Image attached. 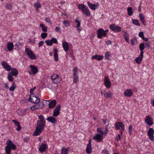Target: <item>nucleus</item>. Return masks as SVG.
Segmentation results:
<instances>
[{"label": "nucleus", "instance_id": "obj_1", "mask_svg": "<svg viewBox=\"0 0 154 154\" xmlns=\"http://www.w3.org/2000/svg\"><path fill=\"white\" fill-rule=\"evenodd\" d=\"M45 126V121H38L36 130L33 134V135L37 136L41 133Z\"/></svg>", "mask_w": 154, "mask_h": 154}, {"label": "nucleus", "instance_id": "obj_2", "mask_svg": "<svg viewBox=\"0 0 154 154\" xmlns=\"http://www.w3.org/2000/svg\"><path fill=\"white\" fill-rule=\"evenodd\" d=\"M7 146L5 147L6 154H11V150H15L17 147L10 140H8L6 142Z\"/></svg>", "mask_w": 154, "mask_h": 154}, {"label": "nucleus", "instance_id": "obj_3", "mask_svg": "<svg viewBox=\"0 0 154 154\" xmlns=\"http://www.w3.org/2000/svg\"><path fill=\"white\" fill-rule=\"evenodd\" d=\"M78 7L79 9L82 10L84 14L86 16L89 17L90 16L91 14L88 8L85 5L79 4Z\"/></svg>", "mask_w": 154, "mask_h": 154}, {"label": "nucleus", "instance_id": "obj_4", "mask_svg": "<svg viewBox=\"0 0 154 154\" xmlns=\"http://www.w3.org/2000/svg\"><path fill=\"white\" fill-rule=\"evenodd\" d=\"M25 52L28 57L30 59L35 60L36 59L35 55L33 53V51L28 48H26L25 50Z\"/></svg>", "mask_w": 154, "mask_h": 154}, {"label": "nucleus", "instance_id": "obj_5", "mask_svg": "<svg viewBox=\"0 0 154 154\" xmlns=\"http://www.w3.org/2000/svg\"><path fill=\"white\" fill-rule=\"evenodd\" d=\"M28 101L35 104H38L40 101V99L38 97L35 96L34 94L30 95L28 98Z\"/></svg>", "mask_w": 154, "mask_h": 154}, {"label": "nucleus", "instance_id": "obj_6", "mask_svg": "<svg viewBox=\"0 0 154 154\" xmlns=\"http://www.w3.org/2000/svg\"><path fill=\"white\" fill-rule=\"evenodd\" d=\"M115 126L117 130L119 129L120 128H121V134H122V132L125 130V126L123 123L121 122H118L115 124Z\"/></svg>", "mask_w": 154, "mask_h": 154}, {"label": "nucleus", "instance_id": "obj_7", "mask_svg": "<svg viewBox=\"0 0 154 154\" xmlns=\"http://www.w3.org/2000/svg\"><path fill=\"white\" fill-rule=\"evenodd\" d=\"M154 130L153 128H150L148 131V135L149 139L152 141H154Z\"/></svg>", "mask_w": 154, "mask_h": 154}, {"label": "nucleus", "instance_id": "obj_8", "mask_svg": "<svg viewBox=\"0 0 154 154\" xmlns=\"http://www.w3.org/2000/svg\"><path fill=\"white\" fill-rule=\"evenodd\" d=\"M110 28L113 31L116 32H119L121 31L122 28L121 27L116 26L115 24H112L110 25Z\"/></svg>", "mask_w": 154, "mask_h": 154}, {"label": "nucleus", "instance_id": "obj_9", "mask_svg": "<svg viewBox=\"0 0 154 154\" xmlns=\"http://www.w3.org/2000/svg\"><path fill=\"white\" fill-rule=\"evenodd\" d=\"M97 37L99 38H102V36H105L106 34L105 33L103 29H100L97 31Z\"/></svg>", "mask_w": 154, "mask_h": 154}, {"label": "nucleus", "instance_id": "obj_10", "mask_svg": "<svg viewBox=\"0 0 154 154\" xmlns=\"http://www.w3.org/2000/svg\"><path fill=\"white\" fill-rule=\"evenodd\" d=\"M60 107L61 105L60 104H58L56 106L55 109L54 110V112L53 114V115L54 116H57L60 114Z\"/></svg>", "mask_w": 154, "mask_h": 154}, {"label": "nucleus", "instance_id": "obj_11", "mask_svg": "<svg viewBox=\"0 0 154 154\" xmlns=\"http://www.w3.org/2000/svg\"><path fill=\"white\" fill-rule=\"evenodd\" d=\"M104 85L107 88H110L111 86V83L108 77L106 76L104 78Z\"/></svg>", "mask_w": 154, "mask_h": 154}, {"label": "nucleus", "instance_id": "obj_12", "mask_svg": "<svg viewBox=\"0 0 154 154\" xmlns=\"http://www.w3.org/2000/svg\"><path fill=\"white\" fill-rule=\"evenodd\" d=\"M103 135L99 134H97L93 137V139L98 142H100L103 139Z\"/></svg>", "mask_w": 154, "mask_h": 154}, {"label": "nucleus", "instance_id": "obj_13", "mask_svg": "<svg viewBox=\"0 0 154 154\" xmlns=\"http://www.w3.org/2000/svg\"><path fill=\"white\" fill-rule=\"evenodd\" d=\"M2 65L5 69L8 71H10L12 69L11 66L5 61H2Z\"/></svg>", "mask_w": 154, "mask_h": 154}, {"label": "nucleus", "instance_id": "obj_14", "mask_svg": "<svg viewBox=\"0 0 154 154\" xmlns=\"http://www.w3.org/2000/svg\"><path fill=\"white\" fill-rule=\"evenodd\" d=\"M145 121L149 125L151 126L153 124V119L148 116H146Z\"/></svg>", "mask_w": 154, "mask_h": 154}, {"label": "nucleus", "instance_id": "obj_15", "mask_svg": "<svg viewBox=\"0 0 154 154\" xmlns=\"http://www.w3.org/2000/svg\"><path fill=\"white\" fill-rule=\"evenodd\" d=\"M91 152V139H90L89 140L88 143L87 145L86 152L88 154H90Z\"/></svg>", "mask_w": 154, "mask_h": 154}, {"label": "nucleus", "instance_id": "obj_16", "mask_svg": "<svg viewBox=\"0 0 154 154\" xmlns=\"http://www.w3.org/2000/svg\"><path fill=\"white\" fill-rule=\"evenodd\" d=\"M124 95L127 97H130L132 95V92L130 89H127L124 92Z\"/></svg>", "mask_w": 154, "mask_h": 154}, {"label": "nucleus", "instance_id": "obj_17", "mask_svg": "<svg viewBox=\"0 0 154 154\" xmlns=\"http://www.w3.org/2000/svg\"><path fill=\"white\" fill-rule=\"evenodd\" d=\"M46 119L48 121L53 124L56 123L57 121L56 118L53 116H49Z\"/></svg>", "mask_w": 154, "mask_h": 154}, {"label": "nucleus", "instance_id": "obj_18", "mask_svg": "<svg viewBox=\"0 0 154 154\" xmlns=\"http://www.w3.org/2000/svg\"><path fill=\"white\" fill-rule=\"evenodd\" d=\"M30 67L33 74H35L38 72V69L37 67L34 65H31L30 66Z\"/></svg>", "mask_w": 154, "mask_h": 154}, {"label": "nucleus", "instance_id": "obj_19", "mask_svg": "<svg viewBox=\"0 0 154 154\" xmlns=\"http://www.w3.org/2000/svg\"><path fill=\"white\" fill-rule=\"evenodd\" d=\"M62 46L64 51L67 52L69 50V45L67 42H64L62 43Z\"/></svg>", "mask_w": 154, "mask_h": 154}, {"label": "nucleus", "instance_id": "obj_20", "mask_svg": "<svg viewBox=\"0 0 154 154\" xmlns=\"http://www.w3.org/2000/svg\"><path fill=\"white\" fill-rule=\"evenodd\" d=\"M143 57V54H140L139 56L135 59V61L136 63L138 64H140L142 61Z\"/></svg>", "mask_w": 154, "mask_h": 154}, {"label": "nucleus", "instance_id": "obj_21", "mask_svg": "<svg viewBox=\"0 0 154 154\" xmlns=\"http://www.w3.org/2000/svg\"><path fill=\"white\" fill-rule=\"evenodd\" d=\"M92 59H96L98 60H101L103 58V56L96 54L92 57Z\"/></svg>", "mask_w": 154, "mask_h": 154}, {"label": "nucleus", "instance_id": "obj_22", "mask_svg": "<svg viewBox=\"0 0 154 154\" xmlns=\"http://www.w3.org/2000/svg\"><path fill=\"white\" fill-rule=\"evenodd\" d=\"M47 146V145L43 143L41 145L40 148L39 149V151L41 152H44Z\"/></svg>", "mask_w": 154, "mask_h": 154}, {"label": "nucleus", "instance_id": "obj_23", "mask_svg": "<svg viewBox=\"0 0 154 154\" xmlns=\"http://www.w3.org/2000/svg\"><path fill=\"white\" fill-rule=\"evenodd\" d=\"M12 122L14 123L15 125H16L18 127V128L16 129V130L17 131H20L21 129V127L20 126L19 122L15 120H12Z\"/></svg>", "mask_w": 154, "mask_h": 154}, {"label": "nucleus", "instance_id": "obj_24", "mask_svg": "<svg viewBox=\"0 0 154 154\" xmlns=\"http://www.w3.org/2000/svg\"><path fill=\"white\" fill-rule=\"evenodd\" d=\"M54 59L55 61L57 62L58 60V56L57 54L58 52L57 50V49L55 48L54 49Z\"/></svg>", "mask_w": 154, "mask_h": 154}, {"label": "nucleus", "instance_id": "obj_25", "mask_svg": "<svg viewBox=\"0 0 154 154\" xmlns=\"http://www.w3.org/2000/svg\"><path fill=\"white\" fill-rule=\"evenodd\" d=\"M56 104V101L55 100H53L51 101L49 104V108H53L54 107Z\"/></svg>", "mask_w": 154, "mask_h": 154}, {"label": "nucleus", "instance_id": "obj_26", "mask_svg": "<svg viewBox=\"0 0 154 154\" xmlns=\"http://www.w3.org/2000/svg\"><path fill=\"white\" fill-rule=\"evenodd\" d=\"M88 4L89 8L92 10H95L97 8V6L94 4H92L89 2H88Z\"/></svg>", "mask_w": 154, "mask_h": 154}, {"label": "nucleus", "instance_id": "obj_27", "mask_svg": "<svg viewBox=\"0 0 154 154\" xmlns=\"http://www.w3.org/2000/svg\"><path fill=\"white\" fill-rule=\"evenodd\" d=\"M11 70V74L13 76H16L18 74V72L17 69L15 68H12Z\"/></svg>", "mask_w": 154, "mask_h": 154}, {"label": "nucleus", "instance_id": "obj_28", "mask_svg": "<svg viewBox=\"0 0 154 154\" xmlns=\"http://www.w3.org/2000/svg\"><path fill=\"white\" fill-rule=\"evenodd\" d=\"M139 48L140 51V54H143V50L145 49V43H142L140 44L139 45Z\"/></svg>", "mask_w": 154, "mask_h": 154}, {"label": "nucleus", "instance_id": "obj_29", "mask_svg": "<svg viewBox=\"0 0 154 154\" xmlns=\"http://www.w3.org/2000/svg\"><path fill=\"white\" fill-rule=\"evenodd\" d=\"M73 82L75 84L77 83V81L79 80V76L78 74H73Z\"/></svg>", "mask_w": 154, "mask_h": 154}, {"label": "nucleus", "instance_id": "obj_30", "mask_svg": "<svg viewBox=\"0 0 154 154\" xmlns=\"http://www.w3.org/2000/svg\"><path fill=\"white\" fill-rule=\"evenodd\" d=\"M7 48L9 51L13 50L14 48V45L12 42L8 43L7 45Z\"/></svg>", "mask_w": 154, "mask_h": 154}, {"label": "nucleus", "instance_id": "obj_31", "mask_svg": "<svg viewBox=\"0 0 154 154\" xmlns=\"http://www.w3.org/2000/svg\"><path fill=\"white\" fill-rule=\"evenodd\" d=\"M127 11H128V14L130 16H131L132 15L133 12V9L131 7H128L127 9Z\"/></svg>", "mask_w": 154, "mask_h": 154}, {"label": "nucleus", "instance_id": "obj_32", "mask_svg": "<svg viewBox=\"0 0 154 154\" xmlns=\"http://www.w3.org/2000/svg\"><path fill=\"white\" fill-rule=\"evenodd\" d=\"M112 96V94L110 91H109L106 93L104 97L107 99L111 98Z\"/></svg>", "mask_w": 154, "mask_h": 154}, {"label": "nucleus", "instance_id": "obj_33", "mask_svg": "<svg viewBox=\"0 0 154 154\" xmlns=\"http://www.w3.org/2000/svg\"><path fill=\"white\" fill-rule=\"evenodd\" d=\"M40 26L42 28V30L43 32H45L47 31V27H46L44 24H40Z\"/></svg>", "mask_w": 154, "mask_h": 154}, {"label": "nucleus", "instance_id": "obj_34", "mask_svg": "<svg viewBox=\"0 0 154 154\" xmlns=\"http://www.w3.org/2000/svg\"><path fill=\"white\" fill-rule=\"evenodd\" d=\"M12 75H12V74H11V72H9L8 73V80L9 81H13L14 79L12 76Z\"/></svg>", "mask_w": 154, "mask_h": 154}, {"label": "nucleus", "instance_id": "obj_35", "mask_svg": "<svg viewBox=\"0 0 154 154\" xmlns=\"http://www.w3.org/2000/svg\"><path fill=\"white\" fill-rule=\"evenodd\" d=\"M61 81V78L59 76H57V78L55 79L54 81L53 82L54 83L57 84L60 83Z\"/></svg>", "mask_w": 154, "mask_h": 154}, {"label": "nucleus", "instance_id": "obj_36", "mask_svg": "<svg viewBox=\"0 0 154 154\" xmlns=\"http://www.w3.org/2000/svg\"><path fill=\"white\" fill-rule=\"evenodd\" d=\"M69 149V148H62L61 150V154H68V149Z\"/></svg>", "mask_w": 154, "mask_h": 154}, {"label": "nucleus", "instance_id": "obj_37", "mask_svg": "<svg viewBox=\"0 0 154 154\" xmlns=\"http://www.w3.org/2000/svg\"><path fill=\"white\" fill-rule=\"evenodd\" d=\"M132 23L138 26H140V24L139 23L138 20L137 19L132 20Z\"/></svg>", "mask_w": 154, "mask_h": 154}, {"label": "nucleus", "instance_id": "obj_38", "mask_svg": "<svg viewBox=\"0 0 154 154\" xmlns=\"http://www.w3.org/2000/svg\"><path fill=\"white\" fill-rule=\"evenodd\" d=\"M97 131L98 133H100V134L101 135H103L104 134V133H103V131L102 130L101 128H97Z\"/></svg>", "mask_w": 154, "mask_h": 154}, {"label": "nucleus", "instance_id": "obj_39", "mask_svg": "<svg viewBox=\"0 0 154 154\" xmlns=\"http://www.w3.org/2000/svg\"><path fill=\"white\" fill-rule=\"evenodd\" d=\"M59 75L55 74H53L52 76H51V79L52 80L53 82H54V81L55 80V79L57 77V76H58Z\"/></svg>", "mask_w": 154, "mask_h": 154}, {"label": "nucleus", "instance_id": "obj_40", "mask_svg": "<svg viewBox=\"0 0 154 154\" xmlns=\"http://www.w3.org/2000/svg\"><path fill=\"white\" fill-rule=\"evenodd\" d=\"M63 24L66 27H68L69 26V22L68 20L64 21L63 22Z\"/></svg>", "mask_w": 154, "mask_h": 154}, {"label": "nucleus", "instance_id": "obj_41", "mask_svg": "<svg viewBox=\"0 0 154 154\" xmlns=\"http://www.w3.org/2000/svg\"><path fill=\"white\" fill-rule=\"evenodd\" d=\"M16 88V85L14 83H13L12 85L9 88V90L11 91H13Z\"/></svg>", "mask_w": 154, "mask_h": 154}, {"label": "nucleus", "instance_id": "obj_42", "mask_svg": "<svg viewBox=\"0 0 154 154\" xmlns=\"http://www.w3.org/2000/svg\"><path fill=\"white\" fill-rule=\"evenodd\" d=\"M46 44L48 45L52 46V42L51 40H47L45 42Z\"/></svg>", "mask_w": 154, "mask_h": 154}, {"label": "nucleus", "instance_id": "obj_43", "mask_svg": "<svg viewBox=\"0 0 154 154\" xmlns=\"http://www.w3.org/2000/svg\"><path fill=\"white\" fill-rule=\"evenodd\" d=\"M122 34L123 35L125 38V37H128L129 36L128 34L127 33L126 31H122Z\"/></svg>", "mask_w": 154, "mask_h": 154}, {"label": "nucleus", "instance_id": "obj_44", "mask_svg": "<svg viewBox=\"0 0 154 154\" xmlns=\"http://www.w3.org/2000/svg\"><path fill=\"white\" fill-rule=\"evenodd\" d=\"M38 118L40 120L39 121H45L44 120L45 118L42 115L38 116Z\"/></svg>", "mask_w": 154, "mask_h": 154}, {"label": "nucleus", "instance_id": "obj_45", "mask_svg": "<svg viewBox=\"0 0 154 154\" xmlns=\"http://www.w3.org/2000/svg\"><path fill=\"white\" fill-rule=\"evenodd\" d=\"M47 35L48 34L47 33L44 32L41 34V36L42 38H45L47 37Z\"/></svg>", "mask_w": 154, "mask_h": 154}, {"label": "nucleus", "instance_id": "obj_46", "mask_svg": "<svg viewBox=\"0 0 154 154\" xmlns=\"http://www.w3.org/2000/svg\"><path fill=\"white\" fill-rule=\"evenodd\" d=\"M139 16H140V20L141 21L143 20H145V16L142 13H140L139 14Z\"/></svg>", "mask_w": 154, "mask_h": 154}, {"label": "nucleus", "instance_id": "obj_47", "mask_svg": "<svg viewBox=\"0 0 154 154\" xmlns=\"http://www.w3.org/2000/svg\"><path fill=\"white\" fill-rule=\"evenodd\" d=\"M110 52H106V54H105V58L107 59V60H109L110 59H109V56H110V54H109Z\"/></svg>", "mask_w": 154, "mask_h": 154}, {"label": "nucleus", "instance_id": "obj_48", "mask_svg": "<svg viewBox=\"0 0 154 154\" xmlns=\"http://www.w3.org/2000/svg\"><path fill=\"white\" fill-rule=\"evenodd\" d=\"M7 9L9 10H11L12 9V6L11 3H8L7 4L6 7Z\"/></svg>", "mask_w": 154, "mask_h": 154}, {"label": "nucleus", "instance_id": "obj_49", "mask_svg": "<svg viewBox=\"0 0 154 154\" xmlns=\"http://www.w3.org/2000/svg\"><path fill=\"white\" fill-rule=\"evenodd\" d=\"M38 103L39 104L38 105H39V106L40 109L42 108L44 106L45 104L43 102H40V101Z\"/></svg>", "mask_w": 154, "mask_h": 154}, {"label": "nucleus", "instance_id": "obj_50", "mask_svg": "<svg viewBox=\"0 0 154 154\" xmlns=\"http://www.w3.org/2000/svg\"><path fill=\"white\" fill-rule=\"evenodd\" d=\"M51 40L52 41V44L53 43L58 44V41L56 38H51Z\"/></svg>", "mask_w": 154, "mask_h": 154}, {"label": "nucleus", "instance_id": "obj_51", "mask_svg": "<svg viewBox=\"0 0 154 154\" xmlns=\"http://www.w3.org/2000/svg\"><path fill=\"white\" fill-rule=\"evenodd\" d=\"M34 6L36 8H40L41 7L40 4L38 2L35 3L34 4Z\"/></svg>", "mask_w": 154, "mask_h": 154}, {"label": "nucleus", "instance_id": "obj_52", "mask_svg": "<svg viewBox=\"0 0 154 154\" xmlns=\"http://www.w3.org/2000/svg\"><path fill=\"white\" fill-rule=\"evenodd\" d=\"M150 43H151V42H148L147 43H146L145 44L146 47H147V48L148 49L150 47Z\"/></svg>", "mask_w": 154, "mask_h": 154}, {"label": "nucleus", "instance_id": "obj_53", "mask_svg": "<svg viewBox=\"0 0 154 154\" xmlns=\"http://www.w3.org/2000/svg\"><path fill=\"white\" fill-rule=\"evenodd\" d=\"M45 20L49 24H52V22L50 18H45Z\"/></svg>", "mask_w": 154, "mask_h": 154}, {"label": "nucleus", "instance_id": "obj_54", "mask_svg": "<svg viewBox=\"0 0 154 154\" xmlns=\"http://www.w3.org/2000/svg\"><path fill=\"white\" fill-rule=\"evenodd\" d=\"M108 124L105 127V131H103V133H104V134L106 135L107 134V131H108Z\"/></svg>", "mask_w": 154, "mask_h": 154}, {"label": "nucleus", "instance_id": "obj_55", "mask_svg": "<svg viewBox=\"0 0 154 154\" xmlns=\"http://www.w3.org/2000/svg\"><path fill=\"white\" fill-rule=\"evenodd\" d=\"M139 36L142 38L144 37L143 32H140L139 33Z\"/></svg>", "mask_w": 154, "mask_h": 154}, {"label": "nucleus", "instance_id": "obj_56", "mask_svg": "<svg viewBox=\"0 0 154 154\" xmlns=\"http://www.w3.org/2000/svg\"><path fill=\"white\" fill-rule=\"evenodd\" d=\"M44 42L43 41H42L39 42L38 44V47L40 48L41 47L44 43Z\"/></svg>", "mask_w": 154, "mask_h": 154}, {"label": "nucleus", "instance_id": "obj_57", "mask_svg": "<svg viewBox=\"0 0 154 154\" xmlns=\"http://www.w3.org/2000/svg\"><path fill=\"white\" fill-rule=\"evenodd\" d=\"M129 131V134L132 133V127L131 125H130L128 128Z\"/></svg>", "mask_w": 154, "mask_h": 154}, {"label": "nucleus", "instance_id": "obj_58", "mask_svg": "<svg viewBox=\"0 0 154 154\" xmlns=\"http://www.w3.org/2000/svg\"><path fill=\"white\" fill-rule=\"evenodd\" d=\"M56 32H60V28L59 27H57L55 29Z\"/></svg>", "mask_w": 154, "mask_h": 154}, {"label": "nucleus", "instance_id": "obj_59", "mask_svg": "<svg viewBox=\"0 0 154 154\" xmlns=\"http://www.w3.org/2000/svg\"><path fill=\"white\" fill-rule=\"evenodd\" d=\"M74 73L73 74H77V67H75L73 69Z\"/></svg>", "mask_w": 154, "mask_h": 154}, {"label": "nucleus", "instance_id": "obj_60", "mask_svg": "<svg viewBox=\"0 0 154 154\" xmlns=\"http://www.w3.org/2000/svg\"><path fill=\"white\" fill-rule=\"evenodd\" d=\"M75 20V22L77 23V26L76 27H79L80 26V22L79 21H78L76 19Z\"/></svg>", "mask_w": 154, "mask_h": 154}, {"label": "nucleus", "instance_id": "obj_61", "mask_svg": "<svg viewBox=\"0 0 154 154\" xmlns=\"http://www.w3.org/2000/svg\"><path fill=\"white\" fill-rule=\"evenodd\" d=\"M33 106H34L35 109H40L39 106V105L38 104H35Z\"/></svg>", "mask_w": 154, "mask_h": 154}, {"label": "nucleus", "instance_id": "obj_62", "mask_svg": "<svg viewBox=\"0 0 154 154\" xmlns=\"http://www.w3.org/2000/svg\"><path fill=\"white\" fill-rule=\"evenodd\" d=\"M106 43L108 45H109L112 44V42L110 40H108L106 41Z\"/></svg>", "mask_w": 154, "mask_h": 154}, {"label": "nucleus", "instance_id": "obj_63", "mask_svg": "<svg viewBox=\"0 0 154 154\" xmlns=\"http://www.w3.org/2000/svg\"><path fill=\"white\" fill-rule=\"evenodd\" d=\"M100 93H101V95L102 96H103V95H104V97H105V94H106L105 91H101L100 92Z\"/></svg>", "mask_w": 154, "mask_h": 154}, {"label": "nucleus", "instance_id": "obj_64", "mask_svg": "<svg viewBox=\"0 0 154 154\" xmlns=\"http://www.w3.org/2000/svg\"><path fill=\"white\" fill-rule=\"evenodd\" d=\"M151 103L152 106L154 107V99L151 101Z\"/></svg>", "mask_w": 154, "mask_h": 154}]
</instances>
